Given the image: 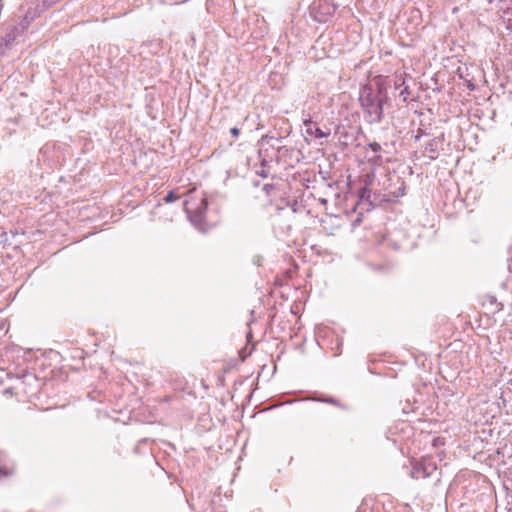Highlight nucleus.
<instances>
[{
    "label": "nucleus",
    "instance_id": "1",
    "mask_svg": "<svg viewBox=\"0 0 512 512\" xmlns=\"http://www.w3.org/2000/svg\"><path fill=\"white\" fill-rule=\"evenodd\" d=\"M388 101L385 85L376 82L375 85H364L359 92V102L364 119L369 124H378L384 117V104Z\"/></svg>",
    "mask_w": 512,
    "mask_h": 512
},
{
    "label": "nucleus",
    "instance_id": "2",
    "mask_svg": "<svg viewBox=\"0 0 512 512\" xmlns=\"http://www.w3.org/2000/svg\"><path fill=\"white\" fill-rule=\"evenodd\" d=\"M183 208L195 229L201 233H205L209 230V225L206 221V211L208 208L206 197L203 196L199 200H187L183 203Z\"/></svg>",
    "mask_w": 512,
    "mask_h": 512
},
{
    "label": "nucleus",
    "instance_id": "3",
    "mask_svg": "<svg viewBox=\"0 0 512 512\" xmlns=\"http://www.w3.org/2000/svg\"><path fill=\"white\" fill-rule=\"evenodd\" d=\"M437 470L436 463L431 458H421L412 463L410 476L414 479H425Z\"/></svg>",
    "mask_w": 512,
    "mask_h": 512
},
{
    "label": "nucleus",
    "instance_id": "4",
    "mask_svg": "<svg viewBox=\"0 0 512 512\" xmlns=\"http://www.w3.org/2000/svg\"><path fill=\"white\" fill-rule=\"evenodd\" d=\"M303 125L306 128V133L314 138H327L330 135V131H323L311 118L304 119Z\"/></svg>",
    "mask_w": 512,
    "mask_h": 512
},
{
    "label": "nucleus",
    "instance_id": "5",
    "mask_svg": "<svg viewBox=\"0 0 512 512\" xmlns=\"http://www.w3.org/2000/svg\"><path fill=\"white\" fill-rule=\"evenodd\" d=\"M60 0H42L41 2V5L38 3L36 8H35V11L33 14H31L30 12H28L25 16H24V21L26 22V24L28 25L31 21H33L35 19V17L39 16L42 12H44L45 10L53 7L57 2H59Z\"/></svg>",
    "mask_w": 512,
    "mask_h": 512
},
{
    "label": "nucleus",
    "instance_id": "6",
    "mask_svg": "<svg viewBox=\"0 0 512 512\" xmlns=\"http://www.w3.org/2000/svg\"><path fill=\"white\" fill-rule=\"evenodd\" d=\"M441 142L442 141L440 139L433 138L429 142L426 143L425 151L430 153V155H429L430 160H435L438 158V149H439V145L441 144Z\"/></svg>",
    "mask_w": 512,
    "mask_h": 512
},
{
    "label": "nucleus",
    "instance_id": "7",
    "mask_svg": "<svg viewBox=\"0 0 512 512\" xmlns=\"http://www.w3.org/2000/svg\"><path fill=\"white\" fill-rule=\"evenodd\" d=\"M316 400L319 402L331 404V405L339 407L341 409H347V407L345 405L341 404L337 399H335L333 397H321V398H317Z\"/></svg>",
    "mask_w": 512,
    "mask_h": 512
},
{
    "label": "nucleus",
    "instance_id": "8",
    "mask_svg": "<svg viewBox=\"0 0 512 512\" xmlns=\"http://www.w3.org/2000/svg\"><path fill=\"white\" fill-rule=\"evenodd\" d=\"M367 146L374 154L381 153L382 151V146L378 142H370Z\"/></svg>",
    "mask_w": 512,
    "mask_h": 512
},
{
    "label": "nucleus",
    "instance_id": "9",
    "mask_svg": "<svg viewBox=\"0 0 512 512\" xmlns=\"http://www.w3.org/2000/svg\"><path fill=\"white\" fill-rule=\"evenodd\" d=\"M178 198H179L178 195H176V193L173 190H171L164 197V201L166 203H172V202L176 201Z\"/></svg>",
    "mask_w": 512,
    "mask_h": 512
},
{
    "label": "nucleus",
    "instance_id": "10",
    "mask_svg": "<svg viewBox=\"0 0 512 512\" xmlns=\"http://www.w3.org/2000/svg\"><path fill=\"white\" fill-rule=\"evenodd\" d=\"M410 95V89L408 86H404L400 93H399V96L402 98L403 102H407V99H408V96Z\"/></svg>",
    "mask_w": 512,
    "mask_h": 512
},
{
    "label": "nucleus",
    "instance_id": "11",
    "mask_svg": "<svg viewBox=\"0 0 512 512\" xmlns=\"http://www.w3.org/2000/svg\"><path fill=\"white\" fill-rule=\"evenodd\" d=\"M368 161L376 165H381L383 158L380 153H377L373 157L369 158Z\"/></svg>",
    "mask_w": 512,
    "mask_h": 512
},
{
    "label": "nucleus",
    "instance_id": "12",
    "mask_svg": "<svg viewBox=\"0 0 512 512\" xmlns=\"http://www.w3.org/2000/svg\"><path fill=\"white\" fill-rule=\"evenodd\" d=\"M262 190L266 193L267 196H269L271 191L274 190V185L266 183L262 186Z\"/></svg>",
    "mask_w": 512,
    "mask_h": 512
},
{
    "label": "nucleus",
    "instance_id": "13",
    "mask_svg": "<svg viewBox=\"0 0 512 512\" xmlns=\"http://www.w3.org/2000/svg\"><path fill=\"white\" fill-rule=\"evenodd\" d=\"M14 38H15L14 34L8 33L5 35L4 40H5L6 44H9L14 40Z\"/></svg>",
    "mask_w": 512,
    "mask_h": 512
},
{
    "label": "nucleus",
    "instance_id": "14",
    "mask_svg": "<svg viewBox=\"0 0 512 512\" xmlns=\"http://www.w3.org/2000/svg\"><path fill=\"white\" fill-rule=\"evenodd\" d=\"M230 133L234 138H237L239 136L240 130L237 127H232L230 129Z\"/></svg>",
    "mask_w": 512,
    "mask_h": 512
},
{
    "label": "nucleus",
    "instance_id": "15",
    "mask_svg": "<svg viewBox=\"0 0 512 512\" xmlns=\"http://www.w3.org/2000/svg\"><path fill=\"white\" fill-rule=\"evenodd\" d=\"M257 174L259 176H261L262 178H267L268 177V172L265 171L264 169H261V171H258Z\"/></svg>",
    "mask_w": 512,
    "mask_h": 512
},
{
    "label": "nucleus",
    "instance_id": "16",
    "mask_svg": "<svg viewBox=\"0 0 512 512\" xmlns=\"http://www.w3.org/2000/svg\"><path fill=\"white\" fill-rule=\"evenodd\" d=\"M402 86H403V87L405 86V81H404V80H402V81H401V83H395V88H396V89H398V88H400V87H402Z\"/></svg>",
    "mask_w": 512,
    "mask_h": 512
},
{
    "label": "nucleus",
    "instance_id": "17",
    "mask_svg": "<svg viewBox=\"0 0 512 512\" xmlns=\"http://www.w3.org/2000/svg\"><path fill=\"white\" fill-rule=\"evenodd\" d=\"M172 400V396H165L161 399L162 402H170Z\"/></svg>",
    "mask_w": 512,
    "mask_h": 512
},
{
    "label": "nucleus",
    "instance_id": "18",
    "mask_svg": "<svg viewBox=\"0 0 512 512\" xmlns=\"http://www.w3.org/2000/svg\"><path fill=\"white\" fill-rule=\"evenodd\" d=\"M366 193H368V190L366 188H363L361 190L360 198L363 199Z\"/></svg>",
    "mask_w": 512,
    "mask_h": 512
},
{
    "label": "nucleus",
    "instance_id": "19",
    "mask_svg": "<svg viewBox=\"0 0 512 512\" xmlns=\"http://www.w3.org/2000/svg\"><path fill=\"white\" fill-rule=\"evenodd\" d=\"M259 184H260V182H259V181H255V182H254V186H256V187H257V186H259Z\"/></svg>",
    "mask_w": 512,
    "mask_h": 512
},
{
    "label": "nucleus",
    "instance_id": "20",
    "mask_svg": "<svg viewBox=\"0 0 512 512\" xmlns=\"http://www.w3.org/2000/svg\"><path fill=\"white\" fill-rule=\"evenodd\" d=\"M249 337H251V332L247 333V338L249 339Z\"/></svg>",
    "mask_w": 512,
    "mask_h": 512
}]
</instances>
